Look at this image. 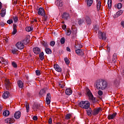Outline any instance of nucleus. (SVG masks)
Segmentation results:
<instances>
[{
	"label": "nucleus",
	"instance_id": "23",
	"mask_svg": "<svg viewBox=\"0 0 124 124\" xmlns=\"http://www.w3.org/2000/svg\"><path fill=\"white\" fill-rule=\"evenodd\" d=\"M5 13H6V9L2 8L1 10L0 15L1 17H4L5 16Z\"/></svg>",
	"mask_w": 124,
	"mask_h": 124
},
{
	"label": "nucleus",
	"instance_id": "1",
	"mask_svg": "<svg viewBox=\"0 0 124 124\" xmlns=\"http://www.w3.org/2000/svg\"><path fill=\"white\" fill-rule=\"evenodd\" d=\"M108 87V83L105 79H101L98 80L96 84V88L97 90H102V91L106 89Z\"/></svg>",
	"mask_w": 124,
	"mask_h": 124
},
{
	"label": "nucleus",
	"instance_id": "37",
	"mask_svg": "<svg viewBox=\"0 0 124 124\" xmlns=\"http://www.w3.org/2000/svg\"><path fill=\"white\" fill-rule=\"evenodd\" d=\"M86 111L87 114L88 116H92V108H89V109H87Z\"/></svg>",
	"mask_w": 124,
	"mask_h": 124
},
{
	"label": "nucleus",
	"instance_id": "41",
	"mask_svg": "<svg viewBox=\"0 0 124 124\" xmlns=\"http://www.w3.org/2000/svg\"><path fill=\"white\" fill-rule=\"evenodd\" d=\"M60 43L61 44H64L65 43V38L62 37L60 40Z\"/></svg>",
	"mask_w": 124,
	"mask_h": 124
},
{
	"label": "nucleus",
	"instance_id": "50",
	"mask_svg": "<svg viewBox=\"0 0 124 124\" xmlns=\"http://www.w3.org/2000/svg\"><path fill=\"white\" fill-rule=\"evenodd\" d=\"M7 24H9V25H11V24H13V20L12 19H9L7 21Z\"/></svg>",
	"mask_w": 124,
	"mask_h": 124
},
{
	"label": "nucleus",
	"instance_id": "36",
	"mask_svg": "<svg viewBox=\"0 0 124 124\" xmlns=\"http://www.w3.org/2000/svg\"><path fill=\"white\" fill-rule=\"evenodd\" d=\"M120 84V81L117 79L114 80V85L115 86H119Z\"/></svg>",
	"mask_w": 124,
	"mask_h": 124
},
{
	"label": "nucleus",
	"instance_id": "16",
	"mask_svg": "<svg viewBox=\"0 0 124 124\" xmlns=\"http://www.w3.org/2000/svg\"><path fill=\"white\" fill-rule=\"evenodd\" d=\"M14 117L15 119H16V120L18 119H20L21 117V111H18L16 112L14 115Z\"/></svg>",
	"mask_w": 124,
	"mask_h": 124
},
{
	"label": "nucleus",
	"instance_id": "14",
	"mask_svg": "<svg viewBox=\"0 0 124 124\" xmlns=\"http://www.w3.org/2000/svg\"><path fill=\"white\" fill-rule=\"evenodd\" d=\"M33 52H34V54H36V55H38L40 54V48L38 47H34L33 49Z\"/></svg>",
	"mask_w": 124,
	"mask_h": 124
},
{
	"label": "nucleus",
	"instance_id": "33",
	"mask_svg": "<svg viewBox=\"0 0 124 124\" xmlns=\"http://www.w3.org/2000/svg\"><path fill=\"white\" fill-rule=\"evenodd\" d=\"M9 111L8 110H5L3 112V115H4L5 117H6L7 116H9Z\"/></svg>",
	"mask_w": 124,
	"mask_h": 124
},
{
	"label": "nucleus",
	"instance_id": "22",
	"mask_svg": "<svg viewBox=\"0 0 124 124\" xmlns=\"http://www.w3.org/2000/svg\"><path fill=\"white\" fill-rule=\"evenodd\" d=\"M117 116V113H113L112 115H109L108 116V120H113L115 117Z\"/></svg>",
	"mask_w": 124,
	"mask_h": 124
},
{
	"label": "nucleus",
	"instance_id": "64",
	"mask_svg": "<svg viewBox=\"0 0 124 124\" xmlns=\"http://www.w3.org/2000/svg\"><path fill=\"white\" fill-rule=\"evenodd\" d=\"M59 87H61V88H63L64 86L62 85V84H59Z\"/></svg>",
	"mask_w": 124,
	"mask_h": 124
},
{
	"label": "nucleus",
	"instance_id": "12",
	"mask_svg": "<svg viewBox=\"0 0 124 124\" xmlns=\"http://www.w3.org/2000/svg\"><path fill=\"white\" fill-rule=\"evenodd\" d=\"M55 3L58 7H62L63 5V2L62 0H56Z\"/></svg>",
	"mask_w": 124,
	"mask_h": 124
},
{
	"label": "nucleus",
	"instance_id": "43",
	"mask_svg": "<svg viewBox=\"0 0 124 124\" xmlns=\"http://www.w3.org/2000/svg\"><path fill=\"white\" fill-rule=\"evenodd\" d=\"M123 14V10L119 11L116 13L117 17H119V16H121Z\"/></svg>",
	"mask_w": 124,
	"mask_h": 124
},
{
	"label": "nucleus",
	"instance_id": "15",
	"mask_svg": "<svg viewBox=\"0 0 124 124\" xmlns=\"http://www.w3.org/2000/svg\"><path fill=\"white\" fill-rule=\"evenodd\" d=\"M45 93H46V88H44L41 90L39 93V96L40 97H42V96L45 94Z\"/></svg>",
	"mask_w": 124,
	"mask_h": 124
},
{
	"label": "nucleus",
	"instance_id": "46",
	"mask_svg": "<svg viewBox=\"0 0 124 124\" xmlns=\"http://www.w3.org/2000/svg\"><path fill=\"white\" fill-rule=\"evenodd\" d=\"M83 23H84V19L83 18L78 20V23L79 25H82V24H83Z\"/></svg>",
	"mask_w": 124,
	"mask_h": 124
},
{
	"label": "nucleus",
	"instance_id": "47",
	"mask_svg": "<svg viewBox=\"0 0 124 124\" xmlns=\"http://www.w3.org/2000/svg\"><path fill=\"white\" fill-rule=\"evenodd\" d=\"M26 108L27 113H29V112H30V106H29L28 103L26 105Z\"/></svg>",
	"mask_w": 124,
	"mask_h": 124
},
{
	"label": "nucleus",
	"instance_id": "20",
	"mask_svg": "<svg viewBox=\"0 0 124 124\" xmlns=\"http://www.w3.org/2000/svg\"><path fill=\"white\" fill-rule=\"evenodd\" d=\"M9 95H10L9 92L7 91L4 93H3L2 95L3 98H4L5 99L6 98H8V97H9Z\"/></svg>",
	"mask_w": 124,
	"mask_h": 124
},
{
	"label": "nucleus",
	"instance_id": "62",
	"mask_svg": "<svg viewBox=\"0 0 124 124\" xmlns=\"http://www.w3.org/2000/svg\"><path fill=\"white\" fill-rule=\"evenodd\" d=\"M66 50H67V52H71L70 48L69 47H66Z\"/></svg>",
	"mask_w": 124,
	"mask_h": 124
},
{
	"label": "nucleus",
	"instance_id": "24",
	"mask_svg": "<svg viewBox=\"0 0 124 124\" xmlns=\"http://www.w3.org/2000/svg\"><path fill=\"white\" fill-rule=\"evenodd\" d=\"M54 68L58 72H61L62 71V68L59 65H54Z\"/></svg>",
	"mask_w": 124,
	"mask_h": 124
},
{
	"label": "nucleus",
	"instance_id": "40",
	"mask_svg": "<svg viewBox=\"0 0 124 124\" xmlns=\"http://www.w3.org/2000/svg\"><path fill=\"white\" fill-rule=\"evenodd\" d=\"M13 19L14 20L15 23H17V22H18V17L17 16H14L13 17Z\"/></svg>",
	"mask_w": 124,
	"mask_h": 124
},
{
	"label": "nucleus",
	"instance_id": "59",
	"mask_svg": "<svg viewBox=\"0 0 124 124\" xmlns=\"http://www.w3.org/2000/svg\"><path fill=\"white\" fill-rule=\"evenodd\" d=\"M0 25L1 27H3V26H4V25H5V24H4V22H1L0 23Z\"/></svg>",
	"mask_w": 124,
	"mask_h": 124
},
{
	"label": "nucleus",
	"instance_id": "17",
	"mask_svg": "<svg viewBox=\"0 0 124 124\" xmlns=\"http://www.w3.org/2000/svg\"><path fill=\"white\" fill-rule=\"evenodd\" d=\"M17 33V25L15 24H13V31L12 32V34L15 35V34Z\"/></svg>",
	"mask_w": 124,
	"mask_h": 124
},
{
	"label": "nucleus",
	"instance_id": "6",
	"mask_svg": "<svg viewBox=\"0 0 124 124\" xmlns=\"http://www.w3.org/2000/svg\"><path fill=\"white\" fill-rule=\"evenodd\" d=\"M98 38L103 40H106V34L105 33H103L101 31L98 32Z\"/></svg>",
	"mask_w": 124,
	"mask_h": 124
},
{
	"label": "nucleus",
	"instance_id": "32",
	"mask_svg": "<svg viewBox=\"0 0 124 124\" xmlns=\"http://www.w3.org/2000/svg\"><path fill=\"white\" fill-rule=\"evenodd\" d=\"M39 107L40 106L38 104H34L33 105L32 108L33 110H37V109L39 108Z\"/></svg>",
	"mask_w": 124,
	"mask_h": 124
},
{
	"label": "nucleus",
	"instance_id": "8",
	"mask_svg": "<svg viewBox=\"0 0 124 124\" xmlns=\"http://www.w3.org/2000/svg\"><path fill=\"white\" fill-rule=\"evenodd\" d=\"M86 93L91 100H93V93H92L91 90L88 88L86 89Z\"/></svg>",
	"mask_w": 124,
	"mask_h": 124
},
{
	"label": "nucleus",
	"instance_id": "31",
	"mask_svg": "<svg viewBox=\"0 0 124 124\" xmlns=\"http://www.w3.org/2000/svg\"><path fill=\"white\" fill-rule=\"evenodd\" d=\"M45 51L46 54H52V50L48 47L45 48Z\"/></svg>",
	"mask_w": 124,
	"mask_h": 124
},
{
	"label": "nucleus",
	"instance_id": "7",
	"mask_svg": "<svg viewBox=\"0 0 124 124\" xmlns=\"http://www.w3.org/2000/svg\"><path fill=\"white\" fill-rule=\"evenodd\" d=\"M38 14L39 16H45L46 13L44 8L42 7L39 8L38 11Z\"/></svg>",
	"mask_w": 124,
	"mask_h": 124
},
{
	"label": "nucleus",
	"instance_id": "13",
	"mask_svg": "<svg viewBox=\"0 0 124 124\" xmlns=\"http://www.w3.org/2000/svg\"><path fill=\"white\" fill-rule=\"evenodd\" d=\"M76 53L78 56H81L82 55H84V50L83 49H81L80 48H78L76 50Z\"/></svg>",
	"mask_w": 124,
	"mask_h": 124
},
{
	"label": "nucleus",
	"instance_id": "63",
	"mask_svg": "<svg viewBox=\"0 0 124 124\" xmlns=\"http://www.w3.org/2000/svg\"><path fill=\"white\" fill-rule=\"evenodd\" d=\"M121 25L123 28H124V21H122L121 23Z\"/></svg>",
	"mask_w": 124,
	"mask_h": 124
},
{
	"label": "nucleus",
	"instance_id": "55",
	"mask_svg": "<svg viewBox=\"0 0 124 124\" xmlns=\"http://www.w3.org/2000/svg\"><path fill=\"white\" fill-rule=\"evenodd\" d=\"M14 123V118H10V124H13Z\"/></svg>",
	"mask_w": 124,
	"mask_h": 124
},
{
	"label": "nucleus",
	"instance_id": "44",
	"mask_svg": "<svg viewBox=\"0 0 124 124\" xmlns=\"http://www.w3.org/2000/svg\"><path fill=\"white\" fill-rule=\"evenodd\" d=\"M43 17V20L44 22H46L47 21V19H48V17L46 16V14H45V16H42Z\"/></svg>",
	"mask_w": 124,
	"mask_h": 124
},
{
	"label": "nucleus",
	"instance_id": "48",
	"mask_svg": "<svg viewBox=\"0 0 124 124\" xmlns=\"http://www.w3.org/2000/svg\"><path fill=\"white\" fill-rule=\"evenodd\" d=\"M12 65L13 66V67H14L15 68H17V63H16L15 62H12Z\"/></svg>",
	"mask_w": 124,
	"mask_h": 124
},
{
	"label": "nucleus",
	"instance_id": "52",
	"mask_svg": "<svg viewBox=\"0 0 124 124\" xmlns=\"http://www.w3.org/2000/svg\"><path fill=\"white\" fill-rule=\"evenodd\" d=\"M72 32L71 38L72 39H74V29H72Z\"/></svg>",
	"mask_w": 124,
	"mask_h": 124
},
{
	"label": "nucleus",
	"instance_id": "57",
	"mask_svg": "<svg viewBox=\"0 0 124 124\" xmlns=\"http://www.w3.org/2000/svg\"><path fill=\"white\" fill-rule=\"evenodd\" d=\"M48 124H52V118H49L48 120Z\"/></svg>",
	"mask_w": 124,
	"mask_h": 124
},
{
	"label": "nucleus",
	"instance_id": "9",
	"mask_svg": "<svg viewBox=\"0 0 124 124\" xmlns=\"http://www.w3.org/2000/svg\"><path fill=\"white\" fill-rule=\"evenodd\" d=\"M101 111H102V110L101 109V108H98L93 110L92 114L93 115V116H96V115L99 114V113Z\"/></svg>",
	"mask_w": 124,
	"mask_h": 124
},
{
	"label": "nucleus",
	"instance_id": "5",
	"mask_svg": "<svg viewBox=\"0 0 124 124\" xmlns=\"http://www.w3.org/2000/svg\"><path fill=\"white\" fill-rule=\"evenodd\" d=\"M6 88L8 91L11 90V87H12V83L10 82L9 79H6L5 80Z\"/></svg>",
	"mask_w": 124,
	"mask_h": 124
},
{
	"label": "nucleus",
	"instance_id": "3",
	"mask_svg": "<svg viewBox=\"0 0 124 124\" xmlns=\"http://www.w3.org/2000/svg\"><path fill=\"white\" fill-rule=\"evenodd\" d=\"M78 105L79 107H81V108L83 109H89V108H90V105H91V104L90 103V102L85 101L80 102Z\"/></svg>",
	"mask_w": 124,
	"mask_h": 124
},
{
	"label": "nucleus",
	"instance_id": "56",
	"mask_svg": "<svg viewBox=\"0 0 124 124\" xmlns=\"http://www.w3.org/2000/svg\"><path fill=\"white\" fill-rule=\"evenodd\" d=\"M17 51H18L16 49H13L12 52L13 54H16V53L17 52Z\"/></svg>",
	"mask_w": 124,
	"mask_h": 124
},
{
	"label": "nucleus",
	"instance_id": "30",
	"mask_svg": "<svg viewBox=\"0 0 124 124\" xmlns=\"http://www.w3.org/2000/svg\"><path fill=\"white\" fill-rule=\"evenodd\" d=\"M117 61V54L114 53L112 57V62H116Z\"/></svg>",
	"mask_w": 124,
	"mask_h": 124
},
{
	"label": "nucleus",
	"instance_id": "11",
	"mask_svg": "<svg viewBox=\"0 0 124 124\" xmlns=\"http://www.w3.org/2000/svg\"><path fill=\"white\" fill-rule=\"evenodd\" d=\"M96 9L97 11H99L100 10V7H101V1L100 0H96Z\"/></svg>",
	"mask_w": 124,
	"mask_h": 124
},
{
	"label": "nucleus",
	"instance_id": "45",
	"mask_svg": "<svg viewBox=\"0 0 124 124\" xmlns=\"http://www.w3.org/2000/svg\"><path fill=\"white\" fill-rule=\"evenodd\" d=\"M55 44H56V42L54 41H51L50 42L49 45L51 46V47H54L55 46Z\"/></svg>",
	"mask_w": 124,
	"mask_h": 124
},
{
	"label": "nucleus",
	"instance_id": "53",
	"mask_svg": "<svg viewBox=\"0 0 124 124\" xmlns=\"http://www.w3.org/2000/svg\"><path fill=\"white\" fill-rule=\"evenodd\" d=\"M10 118H7L5 120V123H6V124H10Z\"/></svg>",
	"mask_w": 124,
	"mask_h": 124
},
{
	"label": "nucleus",
	"instance_id": "26",
	"mask_svg": "<svg viewBox=\"0 0 124 124\" xmlns=\"http://www.w3.org/2000/svg\"><path fill=\"white\" fill-rule=\"evenodd\" d=\"M0 63H3L4 64H7V62H6V61L2 57L0 58Z\"/></svg>",
	"mask_w": 124,
	"mask_h": 124
},
{
	"label": "nucleus",
	"instance_id": "28",
	"mask_svg": "<svg viewBox=\"0 0 124 124\" xmlns=\"http://www.w3.org/2000/svg\"><path fill=\"white\" fill-rule=\"evenodd\" d=\"M39 58L41 61H43V60H44V53L43 52H42L39 54Z\"/></svg>",
	"mask_w": 124,
	"mask_h": 124
},
{
	"label": "nucleus",
	"instance_id": "2",
	"mask_svg": "<svg viewBox=\"0 0 124 124\" xmlns=\"http://www.w3.org/2000/svg\"><path fill=\"white\" fill-rule=\"evenodd\" d=\"M28 39H24L23 41L18 42L16 46L19 50H23L25 48V45L24 44H28Z\"/></svg>",
	"mask_w": 124,
	"mask_h": 124
},
{
	"label": "nucleus",
	"instance_id": "51",
	"mask_svg": "<svg viewBox=\"0 0 124 124\" xmlns=\"http://www.w3.org/2000/svg\"><path fill=\"white\" fill-rule=\"evenodd\" d=\"M122 7H123V4L121 3H119L117 5V8H118V9H121Z\"/></svg>",
	"mask_w": 124,
	"mask_h": 124
},
{
	"label": "nucleus",
	"instance_id": "60",
	"mask_svg": "<svg viewBox=\"0 0 124 124\" xmlns=\"http://www.w3.org/2000/svg\"><path fill=\"white\" fill-rule=\"evenodd\" d=\"M3 108V107L2 105H0V113L2 111V109Z\"/></svg>",
	"mask_w": 124,
	"mask_h": 124
},
{
	"label": "nucleus",
	"instance_id": "25",
	"mask_svg": "<svg viewBox=\"0 0 124 124\" xmlns=\"http://www.w3.org/2000/svg\"><path fill=\"white\" fill-rule=\"evenodd\" d=\"M68 17H69V14L68 13H63L62 15V18H64V19H67Z\"/></svg>",
	"mask_w": 124,
	"mask_h": 124
},
{
	"label": "nucleus",
	"instance_id": "38",
	"mask_svg": "<svg viewBox=\"0 0 124 124\" xmlns=\"http://www.w3.org/2000/svg\"><path fill=\"white\" fill-rule=\"evenodd\" d=\"M71 118V114L70 113H68L65 115V120H69Z\"/></svg>",
	"mask_w": 124,
	"mask_h": 124
},
{
	"label": "nucleus",
	"instance_id": "21",
	"mask_svg": "<svg viewBox=\"0 0 124 124\" xmlns=\"http://www.w3.org/2000/svg\"><path fill=\"white\" fill-rule=\"evenodd\" d=\"M65 93L67 95H70L72 93V90L70 88L67 89L65 90Z\"/></svg>",
	"mask_w": 124,
	"mask_h": 124
},
{
	"label": "nucleus",
	"instance_id": "49",
	"mask_svg": "<svg viewBox=\"0 0 124 124\" xmlns=\"http://www.w3.org/2000/svg\"><path fill=\"white\" fill-rule=\"evenodd\" d=\"M36 75H37V76H39L40 74H41V72L39 70H37L35 71Z\"/></svg>",
	"mask_w": 124,
	"mask_h": 124
},
{
	"label": "nucleus",
	"instance_id": "58",
	"mask_svg": "<svg viewBox=\"0 0 124 124\" xmlns=\"http://www.w3.org/2000/svg\"><path fill=\"white\" fill-rule=\"evenodd\" d=\"M33 120L34 121H37V116H34L33 117Z\"/></svg>",
	"mask_w": 124,
	"mask_h": 124
},
{
	"label": "nucleus",
	"instance_id": "39",
	"mask_svg": "<svg viewBox=\"0 0 124 124\" xmlns=\"http://www.w3.org/2000/svg\"><path fill=\"white\" fill-rule=\"evenodd\" d=\"M64 61L66 64H67V65H68V64H69V63H70V62L69 61V59H68L66 57L64 59Z\"/></svg>",
	"mask_w": 124,
	"mask_h": 124
},
{
	"label": "nucleus",
	"instance_id": "61",
	"mask_svg": "<svg viewBox=\"0 0 124 124\" xmlns=\"http://www.w3.org/2000/svg\"><path fill=\"white\" fill-rule=\"evenodd\" d=\"M62 29L63 30H65V29H66V25H63V26H62Z\"/></svg>",
	"mask_w": 124,
	"mask_h": 124
},
{
	"label": "nucleus",
	"instance_id": "10",
	"mask_svg": "<svg viewBox=\"0 0 124 124\" xmlns=\"http://www.w3.org/2000/svg\"><path fill=\"white\" fill-rule=\"evenodd\" d=\"M46 100V104L49 105L51 102V94L50 93L47 94Z\"/></svg>",
	"mask_w": 124,
	"mask_h": 124
},
{
	"label": "nucleus",
	"instance_id": "18",
	"mask_svg": "<svg viewBox=\"0 0 124 124\" xmlns=\"http://www.w3.org/2000/svg\"><path fill=\"white\" fill-rule=\"evenodd\" d=\"M17 85L19 88H20V89L24 88V82H23V81H22L21 80L17 81Z\"/></svg>",
	"mask_w": 124,
	"mask_h": 124
},
{
	"label": "nucleus",
	"instance_id": "34",
	"mask_svg": "<svg viewBox=\"0 0 124 124\" xmlns=\"http://www.w3.org/2000/svg\"><path fill=\"white\" fill-rule=\"evenodd\" d=\"M75 47L76 49H80L83 47V46L80 44H76Z\"/></svg>",
	"mask_w": 124,
	"mask_h": 124
},
{
	"label": "nucleus",
	"instance_id": "35",
	"mask_svg": "<svg viewBox=\"0 0 124 124\" xmlns=\"http://www.w3.org/2000/svg\"><path fill=\"white\" fill-rule=\"evenodd\" d=\"M108 5L109 9L112 8V0H108Z\"/></svg>",
	"mask_w": 124,
	"mask_h": 124
},
{
	"label": "nucleus",
	"instance_id": "4",
	"mask_svg": "<svg viewBox=\"0 0 124 124\" xmlns=\"http://www.w3.org/2000/svg\"><path fill=\"white\" fill-rule=\"evenodd\" d=\"M85 22L87 25H92V21L93 20V16L92 15H89L88 16H86L85 17Z\"/></svg>",
	"mask_w": 124,
	"mask_h": 124
},
{
	"label": "nucleus",
	"instance_id": "19",
	"mask_svg": "<svg viewBox=\"0 0 124 124\" xmlns=\"http://www.w3.org/2000/svg\"><path fill=\"white\" fill-rule=\"evenodd\" d=\"M93 3V0H87L86 3L88 7H91Z\"/></svg>",
	"mask_w": 124,
	"mask_h": 124
},
{
	"label": "nucleus",
	"instance_id": "29",
	"mask_svg": "<svg viewBox=\"0 0 124 124\" xmlns=\"http://www.w3.org/2000/svg\"><path fill=\"white\" fill-rule=\"evenodd\" d=\"M33 30V28H32V27L28 26L26 28V31H28V32L31 31H32Z\"/></svg>",
	"mask_w": 124,
	"mask_h": 124
},
{
	"label": "nucleus",
	"instance_id": "54",
	"mask_svg": "<svg viewBox=\"0 0 124 124\" xmlns=\"http://www.w3.org/2000/svg\"><path fill=\"white\" fill-rule=\"evenodd\" d=\"M98 94H99V95H102L103 94V92L101 91V90H99L98 92Z\"/></svg>",
	"mask_w": 124,
	"mask_h": 124
},
{
	"label": "nucleus",
	"instance_id": "42",
	"mask_svg": "<svg viewBox=\"0 0 124 124\" xmlns=\"http://www.w3.org/2000/svg\"><path fill=\"white\" fill-rule=\"evenodd\" d=\"M43 46H44L46 48H48V44L45 41H43L42 43Z\"/></svg>",
	"mask_w": 124,
	"mask_h": 124
},
{
	"label": "nucleus",
	"instance_id": "27",
	"mask_svg": "<svg viewBox=\"0 0 124 124\" xmlns=\"http://www.w3.org/2000/svg\"><path fill=\"white\" fill-rule=\"evenodd\" d=\"M65 32L66 35L69 36L70 35V34H71V32H72L71 31V30L70 29H66Z\"/></svg>",
	"mask_w": 124,
	"mask_h": 124
}]
</instances>
